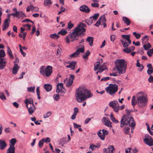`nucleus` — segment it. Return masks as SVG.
<instances>
[{"mask_svg": "<svg viewBox=\"0 0 153 153\" xmlns=\"http://www.w3.org/2000/svg\"><path fill=\"white\" fill-rule=\"evenodd\" d=\"M85 24L80 23L72 32H70L66 36L65 40L66 43L69 44L70 42H72L75 40H77L79 37L82 36L86 31L85 28Z\"/></svg>", "mask_w": 153, "mask_h": 153, "instance_id": "1", "label": "nucleus"}, {"mask_svg": "<svg viewBox=\"0 0 153 153\" xmlns=\"http://www.w3.org/2000/svg\"><path fill=\"white\" fill-rule=\"evenodd\" d=\"M147 101L146 94L143 92H138L136 96L132 98L131 105L134 107L137 104L138 107L143 108L145 106Z\"/></svg>", "mask_w": 153, "mask_h": 153, "instance_id": "2", "label": "nucleus"}, {"mask_svg": "<svg viewBox=\"0 0 153 153\" xmlns=\"http://www.w3.org/2000/svg\"><path fill=\"white\" fill-rule=\"evenodd\" d=\"M93 94L90 91L84 88H79L76 93V99L78 102H81L91 97Z\"/></svg>", "mask_w": 153, "mask_h": 153, "instance_id": "3", "label": "nucleus"}, {"mask_svg": "<svg viewBox=\"0 0 153 153\" xmlns=\"http://www.w3.org/2000/svg\"><path fill=\"white\" fill-rule=\"evenodd\" d=\"M115 67L113 69L114 72L116 70L118 75L124 74L126 71L127 63L124 59H117L114 62Z\"/></svg>", "mask_w": 153, "mask_h": 153, "instance_id": "4", "label": "nucleus"}, {"mask_svg": "<svg viewBox=\"0 0 153 153\" xmlns=\"http://www.w3.org/2000/svg\"><path fill=\"white\" fill-rule=\"evenodd\" d=\"M120 127H122V125H129L130 127H134L135 126V123L132 117L122 118L120 121Z\"/></svg>", "mask_w": 153, "mask_h": 153, "instance_id": "5", "label": "nucleus"}, {"mask_svg": "<svg viewBox=\"0 0 153 153\" xmlns=\"http://www.w3.org/2000/svg\"><path fill=\"white\" fill-rule=\"evenodd\" d=\"M6 53L3 50H0V69L2 70L5 68L7 61L4 58L5 56Z\"/></svg>", "mask_w": 153, "mask_h": 153, "instance_id": "6", "label": "nucleus"}, {"mask_svg": "<svg viewBox=\"0 0 153 153\" xmlns=\"http://www.w3.org/2000/svg\"><path fill=\"white\" fill-rule=\"evenodd\" d=\"M118 87V85L116 84H110L105 89L108 94L112 95L117 91Z\"/></svg>", "mask_w": 153, "mask_h": 153, "instance_id": "7", "label": "nucleus"}, {"mask_svg": "<svg viewBox=\"0 0 153 153\" xmlns=\"http://www.w3.org/2000/svg\"><path fill=\"white\" fill-rule=\"evenodd\" d=\"M16 141L15 138H13L10 140V147L7 150L6 153H15V148L14 146Z\"/></svg>", "mask_w": 153, "mask_h": 153, "instance_id": "8", "label": "nucleus"}, {"mask_svg": "<svg viewBox=\"0 0 153 153\" xmlns=\"http://www.w3.org/2000/svg\"><path fill=\"white\" fill-rule=\"evenodd\" d=\"M109 105L113 108L115 112L117 113L119 111V104L117 101H111L109 102Z\"/></svg>", "mask_w": 153, "mask_h": 153, "instance_id": "9", "label": "nucleus"}, {"mask_svg": "<svg viewBox=\"0 0 153 153\" xmlns=\"http://www.w3.org/2000/svg\"><path fill=\"white\" fill-rule=\"evenodd\" d=\"M144 142L149 146H153V140L151 137L147 135L143 140Z\"/></svg>", "mask_w": 153, "mask_h": 153, "instance_id": "10", "label": "nucleus"}, {"mask_svg": "<svg viewBox=\"0 0 153 153\" xmlns=\"http://www.w3.org/2000/svg\"><path fill=\"white\" fill-rule=\"evenodd\" d=\"M62 89H65L63 87V84L62 83H58L56 85V92L57 93L61 92V93L65 94L66 91H63Z\"/></svg>", "mask_w": 153, "mask_h": 153, "instance_id": "11", "label": "nucleus"}, {"mask_svg": "<svg viewBox=\"0 0 153 153\" xmlns=\"http://www.w3.org/2000/svg\"><path fill=\"white\" fill-rule=\"evenodd\" d=\"M52 72V66L49 65L45 69V75L46 76L48 77L50 76Z\"/></svg>", "mask_w": 153, "mask_h": 153, "instance_id": "12", "label": "nucleus"}, {"mask_svg": "<svg viewBox=\"0 0 153 153\" xmlns=\"http://www.w3.org/2000/svg\"><path fill=\"white\" fill-rule=\"evenodd\" d=\"M10 21V20L9 18L6 19H5L2 26L3 30H4L5 29L8 27Z\"/></svg>", "mask_w": 153, "mask_h": 153, "instance_id": "13", "label": "nucleus"}, {"mask_svg": "<svg viewBox=\"0 0 153 153\" xmlns=\"http://www.w3.org/2000/svg\"><path fill=\"white\" fill-rule=\"evenodd\" d=\"M75 76L73 75H70V77L68 81L66 82V85L67 87H69L72 84Z\"/></svg>", "mask_w": 153, "mask_h": 153, "instance_id": "14", "label": "nucleus"}, {"mask_svg": "<svg viewBox=\"0 0 153 153\" xmlns=\"http://www.w3.org/2000/svg\"><path fill=\"white\" fill-rule=\"evenodd\" d=\"M79 10L81 11L86 13H88L90 11V10L89 8L86 5H83L80 6L79 8Z\"/></svg>", "mask_w": 153, "mask_h": 153, "instance_id": "15", "label": "nucleus"}, {"mask_svg": "<svg viewBox=\"0 0 153 153\" xmlns=\"http://www.w3.org/2000/svg\"><path fill=\"white\" fill-rule=\"evenodd\" d=\"M114 148L112 146H110L107 149H103V153H113Z\"/></svg>", "mask_w": 153, "mask_h": 153, "instance_id": "16", "label": "nucleus"}, {"mask_svg": "<svg viewBox=\"0 0 153 153\" xmlns=\"http://www.w3.org/2000/svg\"><path fill=\"white\" fill-rule=\"evenodd\" d=\"M28 109V111L30 114H32L35 111L36 109V107L33 104L30 105V106L27 107Z\"/></svg>", "mask_w": 153, "mask_h": 153, "instance_id": "17", "label": "nucleus"}, {"mask_svg": "<svg viewBox=\"0 0 153 153\" xmlns=\"http://www.w3.org/2000/svg\"><path fill=\"white\" fill-rule=\"evenodd\" d=\"M102 121L106 126L108 127H111V123L108 118L105 117H103Z\"/></svg>", "mask_w": 153, "mask_h": 153, "instance_id": "18", "label": "nucleus"}, {"mask_svg": "<svg viewBox=\"0 0 153 153\" xmlns=\"http://www.w3.org/2000/svg\"><path fill=\"white\" fill-rule=\"evenodd\" d=\"M123 49V51L124 52L126 53H129L132 51H133L135 49V47L134 46H132L129 48L127 47Z\"/></svg>", "mask_w": 153, "mask_h": 153, "instance_id": "19", "label": "nucleus"}, {"mask_svg": "<svg viewBox=\"0 0 153 153\" xmlns=\"http://www.w3.org/2000/svg\"><path fill=\"white\" fill-rule=\"evenodd\" d=\"M19 68L20 67L17 64H15L12 70L13 74H16Z\"/></svg>", "mask_w": 153, "mask_h": 153, "instance_id": "20", "label": "nucleus"}, {"mask_svg": "<svg viewBox=\"0 0 153 153\" xmlns=\"http://www.w3.org/2000/svg\"><path fill=\"white\" fill-rule=\"evenodd\" d=\"M67 139L66 137H63L61 138L60 140L59 144H61L62 146H64V145L68 142V141L66 140Z\"/></svg>", "mask_w": 153, "mask_h": 153, "instance_id": "21", "label": "nucleus"}, {"mask_svg": "<svg viewBox=\"0 0 153 153\" xmlns=\"http://www.w3.org/2000/svg\"><path fill=\"white\" fill-rule=\"evenodd\" d=\"M76 64V62L73 61L70 63L69 65L66 66L68 68H70L71 70H74L75 68V66Z\"/></svg>", "mask_w": 153, "mask_h": 153, "instance_id": "22", "label": "nucleus"}, {"mask_svg": "<svg viewBox=\"0 0 153 153\" xmlns=\"http://www.w3.org/2000/svg\"><path fill=\"white\" fill-rule=\"evenodd\" d=\"M7 144L4 141L2 140H0V149L3 150L6 147Z\"/></svg>", "mask_w": 153, "mask_h": 153, "instance_id": "23", "label": "nucleus"}, {"mask_svg": "<svg viewBox=\"0 0 153 153\" xmlns=\"http://www.w3.org/2000/svg\"><path fill=\"white\" fill-rule=\"evenodd\" d=\"M106 69L107 67L104 63L102 65L100 64L99 66V72L100 73H101Z\"/></svg>", "mask_w": 153, "mask_h": 153, "instance_id": "24", "label": "nucleus"}, {"mask_svg": "<svg viewBox=\"0 0 153 153\" xmlns=\"http://www.w3.org/2000/svg\"><path fill=\"white\" fill-rule=\"evenodd\" d=\"M33 101L32 99L29 98L25 100V103L26 104L27 107L30 106L31 104H33Z\"/></svg>", "mask_w": 153, "mask_h": 153, "instance_id": "25", "label": "nucleus"}, {"mask_svg": "<svg viewBox=\"0 0 153 153\" xmlns=\"http://www.w3.org/2000/svg\"><path fill=\"white\" fill-rule=\"evenodd\" d=\"M122 36L123 38L122 39H124L126 41L128 42L129 43H131V41L130 39V36L129 35H122Z\"/></svg>", "mask_w": 153, "mask_h": 153, "instance_id": "26", "label": "nucleus"}, {"mask_svg": "<svg viewBox=\"0 0 153 153\" xmlns=\"http://www.w3.org/2000/svg\"><path fill=\"white\" fill-rule=\"evenodd\" d=\"M52 2L51 0H44V5L48 8H49L51 6Z\"/></svg>", "mask_w": 153, "mask_h": 153, "instance_id": "27", "label": "nucleus"}, {"mask_svg": "<svg viewBox=\"0 0 153 153\" xmlns=\"http://www.w3.org/2000/svg\"><path fill=\"white\" fill-rule=\"evenodd\" d=\"M93 37L91 36L88 37L86 39V42L89 43V45L91 46L93 45Z\"/></svg>", "mask_w": 153, "mask_h": 153, "instance_id": "28", "label": "nucleus"}, {"mask_svg": "<svg viewBox=\"0 0 153 153\" xmlns=\"http://www.w3.org/2000/svg\"><path fill=\"white\" fill-rule=\"evenodd\" d=\"M44 87L47 92L51 91L52 88V86L50 84H45L44 85Z\"/></svg>", "mask_w": 153, "mask_h": 153, "instance_id": "29", "label": "nucleus"}, {"mask_svg": "<svg viewBox=\"0 0 153 153\" xmlns=\"http://www.w3.org/2000/svg\"><path fill=\"white\" fill-rule=\"evenodd\" d=\"M130 128L128 126H125L124 127L123 131V132L126 134L130 135V137H131V135L130 133L129 130Z\"/></svg>", "mask_w": 153, "mask_h": 153, "instance_id": "30", "label": "nucleus"}, {"mask_svg": "<svg viewBox=\"0 0 153 153\" xmlns=\"http://www.w3.org/2000/svg\"><path fill=\"white\" fill-rule=\"evenodd\" d=\"M120 41L122 44L124 48H127L130 44L131 43H129L128 42H127L124 39H121Z\"/></svg>", "mask_w": 153, "mask_h": 153, "instance_id": "31", "label": "nucleus"}, {"mask_svg": "<svg viewBox=\"0 0 153 153\" xmlns=\"http://www.w3.org/2000/svg\"><path fill=\"white\" fill-rule=\"evenodd\" d=\"M94 2L91 4V6L94 7H98L99 5L98 3L99 1L98 0H91Z\"/></svg>", "mask_w": 153, "mask_h": 153, "instance_id": "32", "label": "nucleus"}, {"mask_svg": "<svg viewBox=\"0 0 153 153\" xmlns=\"http://www.w3.org/2000/svg\"><path fill=\"white\" fill-rule=\"evenodd\" d=\"M6 48L7 49V54L9 55V56H10V57L12 59H13L14 58V56L13 55L11 51L10 47L7 46L6 47Z\"/></svg>", "mask_w": 153, "mask_h": 153, "instance_id": "33", "label": "nucleus"}, {"mask_svg": "<svg viewBox=\"0 0 153 153\" xmlns=\"http://www.w3.org/2000/svg\"><path fill=\"white\" fill-rule=\"evenodd\" d=\"M123 20L124 22L127 25H129L130 24V22L129 19L126 17H123Z\"/></svg>", "mask_w": 153, "mask_h": 153, "instance_id": "34", "label": "nucleus"}, {"mask_svg": "<svg viewBox=\"0 0 153 153\" xmlns=\"http://www.w3.org/2000/svg\"><path fill=\"white\" fill-rule=\"evenodd\" d=\"M79 48L76 51L79 54L80 53H83L84 52V47L83 45H79Z\"/></svg>", "mask_w": 153, "mask_h": 153, "instance_id": "35", "label": "nucleus"}, {"mask_svg": "<svg viewBox=\"0 0 153 153\" xmlns=\"http://www.w3.org/2000/svg\"><path fill=\"white\" fill-rule=\"evenodd\" d=\"M136 66L137 67L139 68L138 69V70L140 71H141L144 68L143 65L140 63L138 61V60L137 61Z\"/></svg>", "mask_w": 153, "mask_h": 153, "instance_id": "36", "label": "nucleus"}, {"mask_svg": "<svg viewBox=\"0 0 153 153\" xmlns=\"http://www.w3.org/2000/svg\"><path fill=\"white\" fill-rule=\"evenodd\" d=\"M126 115H124L123 116L122 118H124L125 117H131L130 116V113L132 112V111L131 110H129L128 109L126 110Z\"/></svg>", "mask_w": 153, "mask_h": 153, "instance_id": "37", "label": "nucleus"}, {"mask_svg": "<svg viewBox=\"0 0 153 153\" xmlns=\"http://www.w3.org/2000/svg\"><path fill=\"white\" fill-rule=\"evenodd\" d=\"M45 66H42L40 68V73L42 75V76L45 75Z\"/></svg>", "mask_w": 153, "mask_h": 153, "instance_id": "38", "label": "nucleus"}, {"mask_svg": "<svg viewBox=\"0 0 153 153\" xmlns=\"http://www.w3.org/2000/svg\"><path fill=\"white\" fill-rule=\"evenodd\" d=\"M100 146V144H97V145H94V144H91L89 147V149H91L92 150L95 149L96 148H99Z\"/></svg>", "mask_w": 153, "mask_h": 153, "instance_id": "39", "label": "nucleus"}, {"mask_svg": "<svg viewBox=\"0 0 153 153\" xmlns=\"http://www.w3.org/2000/svg\"><path fill=\"white\" fill-rule=\"evenodd\" d=\"M151 45L148 42H147V44H143V47L146 50H148L151 47Z\"/></svg>", "mask_w": 153, "mask_h": 153, "instance_id": "40", "label": "nucleus"}, {"mask_svg": "<svg viewBox=\"0 0 153 153\" xmlns=\"http://www.w3.org/2000/svg\"><path fill=\"white\" fill-rule=\"evenodd\" d=\"M97 135L102 140L105 139V135L100 131L97 133Z\"/></svg>", "mask_w": 153, "mask_h": 153, "instance_id": "41", "label": "nucleus"}, {"mask_svg": "<svg viewBox=\"0 0 153 153\" xmlns=\"http://www.w3.org/2000/svg\"><path fill=\"white\" fill-rule=\"evenodd\" d=\"M50 37L52 39H56L59 37V36L58 34L54 33L51 34L50 35Z\"/></svg>", "mask_w": 153, "mask_h": 153, "instance_id": "42", "label": "nucleus"}, {"mask_svg": "<svg viewBox=\"0 0 153 153\" xmlns=\"http://www.w3.org/2000/svg\"><path fill=\"white\" fill-rule=\"evenodd\" d=\"M67 33V32L66 30L64 29H62L58 32V34H60L62 35H66Z\"/></svg>", "mask_w": 153, "mask_h": 153, "instance_id": "43", "label": "nucleus"}, {"mask_svg": "<svg viewBox=\"0 0 153 153\" xmlns=\"http://www.w3.org/2000/svg\"><path fill=\"white\" fill-rule=\"evenodd\" d=\"M110 118L111 120L114 123H118L119 121L117 120L115 117H114L112 114H111L110 115Z\"/></svg>", "mask_w": 153, "mask_h": 153, "instance_id": "44", "label": "nucleus"}, {"mask_svg": "<svg viewBox=\"0 0 153 153\" xmlns=\"http://www.w3.org/2000/svg\"><path fill=\"white\" fill-rule=\"evenodd\" d=\"M147 53L149 57H151L153 55V48L148 50Z\"/></svg>", "mask_w": 153, "mask_h": 153, "instance_id": "45", "label": "nucleus"}, {"mask_svg": "<svg viewBox=\"0 0 153 153\" xmlns=\"http://www.w3.org/2000/svg\"><path fill=\"white\" fill-rule=\"evenodd\" d=\"M17 15L18 17H23L25 16V15L22 11H19L16 12Z\"/></svg>", "mask_w": 153, "mask_h": 153, "instance_id": "46", "label": "nucleus"}, {"mask_svg": "<svg viewBox=\"0 0 153 153\" xmlns=\"http://www.w3.org/2000/svg\"><path fill=\"white\" fill-rule=\"evenodd\" d=\"M85 22L88 25H90L93 23L92 17H90L89 19L85 20Z\"/></svg>", "mask_w": 153, "mask_h": 153, "instance_id": "47", "label": "nucleus"}, {"mask_svg": "<svg viewBox=\"0 0 153 153\" xmlns=\"http://www.w3.org/2000/svg\"><path fill=\"white\" fill-rule=\"evenodd\" d=\"M99 19L102 22H105L106 21L105 16L104 15L101 16Z\"/></svg>", "mask_w": 153, "mask_h": 153, "instance_id": "48", "label": "nucleus"}, {"mask_svg": "<svg viewBox=\"0 0 153 153\" xmlns=\"http://www.w3.org/2000/svg\"><path fill=\"white\" fill-rule=\"evenodd\" d=\"M99 13H95L91 17L92 19L93 18V20L95 21L99 17Z\"/></svg>", "mask_w": 153, "mask_h": 153, "instance_id": "49", "label": "nucleus"}, {"mask_svg": "<svg viewBox=\"0 0 153 153\" xmlns=\"http://www.w3.org/2000/svg\"><path fill=\"white\" fill-rule=\"evenodd\" d=\"M35 88L34 86L28 87L27 88L28 91L29 92H34V90L35 89Z\"/></svg>", "mask_w": 153, "mask_h": 153, "instance_id": "50", "label": "nucleus"}, {"mask_svg": "<svg viewBox=\"0 0 153 153\" xmlns=\"http://www.w3.org/2000/svg\"><path fill=\"white\" fill-rule=\"evenodd\" d=\"M51 112L50 111L47 112L45 114H44L43 117L45 118H46L49 117L51 114Z\"/></svg>", "mask_w": 153, "mask_h": 153, "instance_id": "51", "label": "nucleus"}, {"mask_svg": "<svg viewBox=\"0 0 153 153\" xmlns=\"http://www.w3.org/2000/svg\"><path fill=\"white\" fill-rule=\"evenodd\" d=\"M90 54V52L88 50L86 51V52L83 55L82 57L85 59V58H87L88 56Z\"/></svg>", "mask_w": 153, "mask_h": 153, "instance_id": "52", "label": "nucleus"}, {"mask_svg": "<svg viewBox=\"0 0 153 153\" xmlns=\"http://www.w3.org/2000/svg\"><path fill=\"white\" fill-rule=\"evenodd\" d=\"M0 98L3 100H6V97L3 93L0 92Z\"/></svg>", "mask_w": 153, "mask_h": 153, "instance_id": "53", "label": "nucleus"}, {"mask_svg": "<svg viewBox=\"0 0 153 153\" xmlns=\"http://www.w3.org/2000/svg\"><path fill=\"white\" fill-rule=\"evenodd\" d=\"M53 98L55 100L58 101L59 98V97L58 94H54L53 96Z\"/></svg>", "mask_w": 153, "mask_h": 153, "instance_id": "54", "label": "nucleus"}, {"mask_svg": "<svg viewBox=\"0 0 153 153\" xmlns=\"http://www.w3.org/2000/svg\"><path fill=\"white\" fill-rule=\"evenodd\" d=\"M44 142V139H42L41 140L39 141V146L40 147H42V146Z\"/></svg>", "mask_w": 153, "mask_h": 153, "instance_id": "55", "label": "nucleus"}, {"mask_svg": "<svg viewBox=\"0 0 153 153\" xmlns=\"http://www.w3.org/2000/svg\"><path fill=\"white\" fill-rule=\"evenodd\" d=\"M100 62H97V65H94V71H96L97 70H99V66L100 65Z\"/></svg>", "mask_w": 153, "mask_h": 153, "instance_id": "56", "label": "nucleus"}, {"mask_svg": "<svg viewBox=\"0 0 153 153\" xmlns=\"http://www.w3.org/2000/svg\"><path fill=\"white\" fill-rule=\"evenodd\" d=\"M133 34L137 39H139L141 36L140 34L139 33H137L136 32H133Z\"/></svg>", "mask_w": 153, "mask_h": 153, "instance_id": "57", "label": "nucleus"}, {"mask_svg": "<svg viewBox=\"0 0 153 153\" xmlns=\"http://www.w3.org/2000/svg\"><path fill=\"white\" fill-rule=\"evenodd\" d=\"M74 25L72 24L71 22L70 21L68 23V28L69 29H71L74 26Z\"/></svg>", "mask_w": 153, "mask_h": 153, "instance_id": "58", "label": "nucleus"}, {"mask_svg": "<svg viewBox=\"0 0 153 153\" xmlns=\"http://www.w3.org/2000/svg\"><path fill=\"white\" fill-rule=\"evenodd\" d=\"M33 6L30 5V6H28L26 9V10L27 12H29L30 10L31 11L33 10Z\"/></svg>", "mask_w": 153, "mask_h": 153, "instance_id": "59", "label": "nucleus"}, {"mask_svg": "<svg viewBox=\"0 0 153 153\" xmlns=\"http://www.w3.org/2000/svg\"><path fill=\"white\" fill-rule=\"evenodd\" d=\"M22 22H31L32 23H33V24H34V23L31 20H30L29 19H25L24 20H23Z\"/></svg>", "mask_w": 153, "mask_h": 153, "instance_id": "60", "label": "nucleus"}, {"mask_svg": "<svg viewBox=\"0 0 153 153\" xmlns=\"http://www.w3.org/2000/svg\"><path fill=\"white\" fill-rule=\"evenodd\" d=\"M58 48L57 51V54L60 55L62 49L60 47H59V45H58Z\"/></svg>", "mask_w": 153, "mask_h": 153, "instance_id": "61", "label": "nucleus"}, {"mask_svg": "<svg viewBox=\"0 0 153 153\" xmlns=\"http://www.w3.org/2000/svg\"><path fill=\"white\" fill-rule=\"evenodd\" d=\"M153 73V68L148 69L147 71V73L148 75H150Z\"/></svg>", "mask_w": 153, "mask_h": 153, "instance_id": "62", "label": "nucleus"}, {"mask_svg": "<svg viewBox=\"0 0 153 153\" xmlns=\"http://www.w3.org/2000/svg\"><path fill=\"white\" fill-rule=\"evenodd\" d=\"M148 40L149 39L148 38L147 36H144L143 38L142 39V41L143 44H144L143 41H144L145 40L146 41H148Z\"/></svg>", "mask_w": 153, "mask_h": 153, "instance_id": "63", "label": "nucleus"}, {"mask_svg": "<svg viewBox=\"0 0 153 153\" xmlns=\"http://www.w3.org/2000/svg\"><path fill=\"white\" fill-rule=\"evenodd\" d=\"M93 118V117H92V118H88L86 119L85 121V124H88L89 122L91 120V118Z\"/></svg>", "mask_w": 153, "mask_h": 153, "instance_id": "64", "label": "nucleus"}]
</instances>
